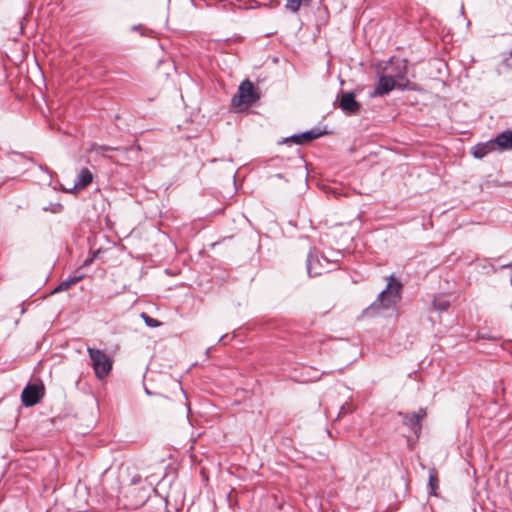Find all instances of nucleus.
I'll use <instances>...</instances> for the list:
<instances>
[{
  "mask_svg": "<svg viewBox=\"0 0 512 512\" xmlns=\"http://www.w3.org/2000/svg\"><path fill=\"white\" fill-rule=\"evenodd\" d=\"M339 107L346 114H356L360 109V104L355 100L353 92H342L339 97Z\"/></svg>",
  "mask_w": 512,
  "mask_h": 512,
  "instance_id": "obj_9",
  "label": "nucleus"
},
{
  "mask_svg": "<svg viewBox=\"0 0 512 512\" xmlns=\"http://www.w3.org/2000/svg\"><path fill=\"white\" fill-rule=\"evenodd\" d=\"M496 149H498V136L487 142L478 143L472 148L471 153L475 158L482 159Z\"/></svg>",
  "mask_w": 512,
  "mask_h": 512,
  "instance_id": "obj_10",
  "label": "nucleus"
},
{
  "mask_svg": "<svg viewBox=\"0 0 512 512\" xmlns=\"http://www.w3.org/2000/svg\"><path fill=\"white\" fill-rule=\"evenodd\" d=\"M387 281L385 289L382 290L376 300L364 310L366 315L373 316L378 314L381 310L394 308L401 301L403 292L402 282L397 279L394 274L388 276Z\"/></svg>",
  "mask_w": 512,
  "mask_h": 512,
  "instance_id": "obj_1",
  "label": "nucleus"
},
{
  "mask_svg": "<svg viewBox=\"0 0 512 512\" xmlns=\"http://www.w3.org/2000/svg\"><path fill=\"white\" fill-rule=\"evenodd\" d=\"M336 264L329 261L326 257L320 254L317 250H312L307 258V272L310 277L320 276L325 272L330 271Z\"/></svg>",
  "mask_w": 512,
  "mask_h": 512,
  "instance_id": "obj_3",
  "label": "nucleus"
},
{
  "mask_svg": "<svg viewBox=\"0 0 512 512\" xmlns=\"http://www.w3.org/2000/svg\"><path fill=\"white\" fill-rule=\"evenodd\" d=\"M87 352L91 359L95 375L99 379L105 378L112 370L111 358L100 349L88 347Z\"/></svg>",
  "mask_w": 512,
  "mask_h": 512,
  "instance_id": "obj_2",
  "label": "nucleus"
},
{
  "mask_svg": "<svg viewBox=\"0 0 512 512\" xmlns=\"http://www.w3.org/2000/svg\"><path fill=\"white\" fill-rule=\"evenodd\" d=\"M259 95L251 81L244 80L238 88V94L232 98V103L235 106L246 105L250 106L257 102Z\"/></svg>",
  "mask_w": 512,
  "mask_h": 512,
  "instance_id": "obj_4",
  "label": "nucleus"
},
{
  "mask_svg": "<svg viewBox=\"0 0 512 512\" xmlns=\"http://www.w3.org/2000/svg\"><path fill=\"white\" fill-rule=\"evenodd\" d=\"M429 488L430 494L436 496V489L438 488V478L434 470H432L429 474Z\"/></svg>",
  "mask_w": 512,
  "mask_h": 512,
  "instance_id": "obj_17",
  "label": "nucleus"
},
{
  "mask_svg": "<svg viewBox=\"0 0 512 512\" xmlns=\"http://www.w3.org/2000/svg\"><path fill=\"white\" fill-rule=\"evenodd\" d=\"M141 317L143 318L144 322L146 323V325L148 327L156 328V327H159L161 325L160 321H158L155 318H152V317L148 316L145 313H142Z\"/></svg>",
  "mask_w": 512,
  "mask_h": 512,
  "instance_id": "obj_18",
  "label": "nucleus"
},
{
  "mask_svg": "<svg viewBox=\"0 0 512 512\" xmlns=\"http://www.w3.org/2000/svg\"><path fill=\"white\" fill-rule=\"evenodd\" d=\"M294 143L296 145H302L304 144L302 141V138H300V134H295L290 137L285 138L281 143Z\"/></svg>",
  "mask_w": 512,
  "mask_h": 512,
  "instance_id": "obj_19",
  "label": "nucleus"
},
{
  "mask_svg": "<svg viewBox=\"0 0 512 512\" xmlns=\"http://www.w3.org/2000/svg\"><path fill=\"white\" fill-rule=\"evenodd\" d=\"M91 151L95 152L96 154H101L105 156V152L107 151H119L127 153L129 151V148L94 144L91 148Z\"/></svg>",
  "mask_w": 512,
  "mask_h": 512,
  "instance_id": "obj_14",
  "label": "nucleus"
},
{
  "mask_svg": "<svg viewBox=\"0 0 512 512\" xmlns=\"http://www.w3.org/2000/svg\"><path fill=\"white\" fill-rule=\"evenodd\" d=\"M93 179V175L88 168H83L80 170L77 179L75 180L74 187L77 189L86 188Z\"/></svg>",
  "mask_w": 512,
  "mask_h": 512,
  "instance_id": "obj_11",
  "label": "nucleus"
},
{
  "mask_svg": "<svg viewBox=\"0 0 512 512\" xmlns=\"http://www.w3.org/2000/svg\"><path fill=\"white\" fill-rule=\"evenodd\" d=\"M403 418V424L413 431H418L421 428V421L426 416V410L421 408L418 411L411 413H399Z\"/></svg>",
  "mask_w": 512,
  "mask_h": 512,
  "instance_id": "obj_8",
  "label": "nucleus"
},
{
  "mask_svg": "<svg viewBox=\"0 0 512 512\" xmlns=\"http://www.w3.org/2000/svg\"><path fill=\"white\" fill-rule=\"evenodd\" d=\"M84 278V274H74L73 276H69L67 279L61 281L58 286L53 290V293H59L66 291L69 289L72 285L77 284L79 281H81Z\"/></svg>",
  "mask_w": 512,
  "mask_h": 512,
  "instance_id": "obj_12",
  "label": "nucleus"
},
{
  "mask_svg": "<svg viewBox=\"0 0 512 512\" xmlns=\"http://www.w3.org/2000/svg\"><path fill=\"white\" fill-rule=\"evenodd\" d=\"M433 305H434L435 309H437L439 311H445L449 307V302L443 301V302L437 303L436 301H434Z\"/></svg>",
  "mask_w": 512,
  "mask_h": 512,
  "instance_id": "obj_21",
  "label": "nucleus"
},
{
  "mask_svg": "<svg viewBox=\"0 0 512 512\" xmlns=\"http://www.w3.org/2000/svg\"><path fill=\"white\" fill-rule=\"evenodd\" d=\"M477 339H486V340H493L495 337L491 336L490 334L486 332H478L477 333Z\"/></svg>",
  "mask_w": 512,
  "mask_h": 512,
  "instance_id": "obj_22",
  "label": "nucleus"
},
{
  "mask_svg": "<svg viewBox=\"0 0 512 512\" xmlns=\"http://www.w3.org/2000/svg\"><path fill=\"white\" fill-rule=\"evenodd\" d=\"M44 211H49L52 213H60L63 210V205L60 203L50 204L43 208Z\"/></svg>",
  "mask_w": 512,
  "mask_h": 512,
  "instance_id": "obj_20",
  "label": "nucleus"
},
{
  "mask_svg": "<svg viewBox=\"0 0 512 512\" xmlns=\"http://www.w3.org/2000/svg\"><path fill=\"white\" fill-rule=\"evenodd\" d=\"M142 26L141 25H136V26H133V30H142Z\"/></svg>",
  "mask_w": 512,
  "mask_h": 512,
  "instance_id": "obj_24",
  "label": "nucleus"
},
{
  "mask_svg": "<svg viewBox=\"0 0 512 512\" xmlns=\"http://www.w3.org/2000/svg\"><path fill=\"white\" fill-rule=\"evenodd\" d=\"M398 88V83L391 75H383L379 77L378 83L375 89L370 92V97H381L389 92H391L394 88Z\"/></svg>",
  "mask_w": 512,
  "mask_h": 512,
  "instance_id": "obj_7",
  "label": "nucleus"
},
{
  "mask_svg": "<svg viewBox=\"0 0 512 512\" xmlns=\"http://www.w3.org/2000/svg\"><path fill=\"white\" fill-rule=\"evenodd\" d=\"M92 261H93V258H88V259H86V260L84 261L83 265H84V266H88V265H90V264L92 263Z\"/></svg>",
  "mask_w": 512,
  "mask_h": 512,
  "instance_id": "obj_23",
  "label": "nucleus"
},
{
  "mask_svg": "<svg viewBox=\"0 0 512 512\" xmlns=\"http://www.w3.org/2000/svg\"><path fill=\"white\" fill-rule=\"evenodd\" d=\"M225 337H226V336H221V337L219 338L218 342L223 341V340L225 339Z\"/></svg>",
  "mask_w": 512,
  "mask_h": 512,
  "instance_id": "obj_25",
  "label": "nucleus"
},
{
  "mask_svg": "<svg viewBox=\"0 0 512 512\" xmlns=\"http://www.w3.org/2000/svg\"><path fill=\"white\" fill-rule=\"evenodd\" d=\"M324 133H325L324 131L314 128V129H311V130L301 133L300 138H302L303 143H308V142L322 136Z\"/></svg>",
  "mask_w": 512,
  "mask_h": 512,
  "instance_id": "obj_16",
  "label": "nucleus"
},
{
  "mask_svg": "<svg viewBox=\"0 0 512 512\" xmlns=\"http://www.w3.org/2000/svg\"><path fill=\"white\" fill-rule=\"evenodd\" d=\"M45 393L42 383L27 384L22 391L21 400L25 407H32L40 402Z\"/></svg>",
  "mask_w": 512,
  "mask_h": 512,
  "instance_id": "obj_5",
  "label": "nucleus"
},
{
  "mask_svg": "<svg viewBox=\"0 0 512 512\" xmlns=\"http://www.w3.org/2000/svg\"><path fill=\"white\" fill-rule=\"evenodd\" d=\"M391 76L394 77L398 83V88L404 90L408 87L409 80L407 79V60L395 59L391 61Z\"/></svg>",
  "mask_w": 512,
  "mask_h": 512,
  "instance_id": "obj_6",
  "label": "nucleus"
},
{
  "mask_svg": "<svg viewBox=\"0 0 512 512\" xmlns=\"http://www.w3.org/2000/svg\"><path fill=\"white\" fill-rule=\"evenodd\" d=\"M312 0H286L285 7L292 13H297L301 6H310Z\"/></svg>",
  "mask_w": 512,
  "mask_h": 512,
  "instance_id": "obj_15",
  "label": "nucleus"
},
{
  "mask_svg": "<svg viewBox=\"0 0 512 512\" xmlns=\"http://www.w3.org/2000/svg\"><path fill=\"white\" fill-rule=\"evenodd\" d=\"M498 149H512V130H507L498 135Z\"/></svg>",
  "mask_w": 512,
  "mask_h": 512,
  "instance_id": "obj_13",
  "label": "nucleus"
}]
</instances>
